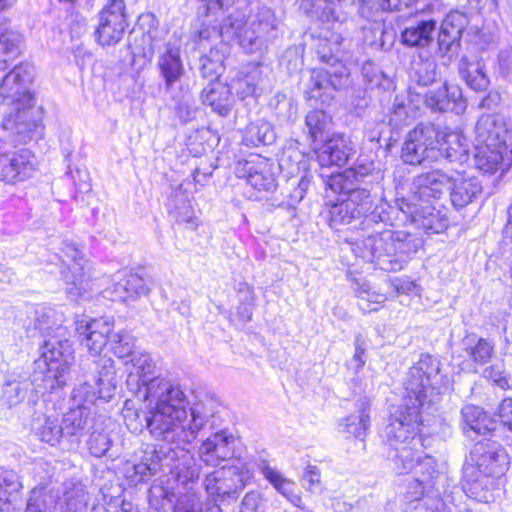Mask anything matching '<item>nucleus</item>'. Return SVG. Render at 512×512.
<instances>
[{
    "instance_id": "6e6d98bb",
    "label": "nucleus",
    "mask_w": 512,
    "mask_h": 512,
    "mask_svg": "<svg viewBox=\"0 0 512 512\" xmlns=\"http://www.w3.org/2000/svg\"><path fill=\"white\" fill-rule=\"evenodd\" d=\"M87 445L90 453L99 458L108 454L112 446V440L108 433L104 432L101 425L98 424L90 433Z\"/></svg>"
},
{
    "instance_id": "6ab92c4d",
    "label": "nucleus",
    "mask_w": 512,
    "mask_h": 512,
    "mask_svg": "<svg viewBox=\"0 0 512 512\" xmlns=\"http://www.w3.org/2000/svg\"><path fill=\"white\" fill-rule=\"evenodd\" d=\"M176 458H178L176 446L167 448L164 445H148L143 450L140 462L132 466L133 474H129V478L133 483L147 481L163 466H168L169 461H175Z\"/></svg>"
},
{
    "instance_id": "69168bd1",
    "label": "nucleus",
    "mask_w": 512,
    "mask_h": 512,
    "mask_svg": "<svg viewBox=\"0 0 512 512\" xmlns=\"http://www.w3.org/2000/svg\"><path fill=\"white\" fill-rule=\"evenodd\" d=\"M21 488L17 473L13 470H4L0 473V497L12 495Z\"/></svg>"
},
{
    "instance_id": "09e8293b",
    "label": "nucleus",
    "mask_w": 512,
    "mask_h": 512,
    "mask_svg": "<svg viewBox=\"0 0 512 512\" xmlns=\"http://www.w3.org/2000/svg\"><path fill=\"white\" fill-rule=\"evenodd\" d=\"M218 86H220L218 84ZM201 98L204 104L211 106L213 111L221 116H227L230 112V99L228 91L224 88L219 90L217 85H207L201 93Z\"/></svg>"
},
{
    "instance_id": "2f4dec72",
    "label": "nucleus",
    "mask_w": 512,
    "mask_h": 512,
    "mask_svg": "<svg viewBox=\"0 0 512 512\" xmlns=\"http://www.w3.org/2000/svg\"><path fill=\"white\" fill-rule=\"evenodd\" d=\"M370 400L363 396L355 402V413L343 418L340 426L343 432L363 440L370 429Z\"/></svg>"
},
{
    "instance_id": "f8f14e48",
    "label": "nucleus",
    "mask_w": 512,
    "mask_h": 512,
    "mask_svg": "<svg viewBox=\"0 0 512 512\" xmlns=\"http://www.w3.org/2000/svg\"><path fill=\"white\" fill-rule=\"evenodd\" d=\"M34 67L29 63H20L8 72L0 84V97L12 108L22 105L32 107L35 97L28 88L33 80Z\"/></svg>"
},
{
    "instance_id": "5701e85b",
    "label": "nucleus",
    "mask_w": 512,
    "mask_h": 512,
    "mask_svg": "<svg viewBox=\"0 0 512 512\" xmlns=\"http://www.w3.org/2000/svg\"><path fill=\"white\" fill-rule=\"evenodd\" d=\"M454 175H449L441 169H435L417 176L414 186L417 189L415 196L419 199H440L446 192H450Z\"/></svg>"
},
{
    "instance_id": "bf43d9fd",
    "label": "nucleus",
    "mask_w": 512,
    "mask_h": 512,
    "mask_svg": "<svg viewBox=\"0 0 512 512\" xmlns=\"http://www.w3.org/2000/svg\"><path fill=\"white\" fill-rule=\"evenodd\" d=\"M251 25L260 36L266 37L276 28V18L273 11L267 7L260 8Z\"/></svg>"
},
{
    "instance_id": "f03ea898",
    "label": "nucleus",
    "mask_w": 512,
    "mask_h": 512,
    "mask_svg": "<svg viewBox=\"0 0 512 512\" xmlns=\"http://www.w3.org/2000/svg\"><path fill=\"white\" fill-rule=\"evenodd\" d=\"M160 397L169 393L168 406L154 417L152 422L153 434L168 439V444L185 445L191 443L198 432L205 427L209 419L215 414V403L210 400H201L190 407V419H187L186 407L188 401L179 386L168 385L160 387Z\"/></svg>"
},
{
    "instance_id": "680f3d73",
    "label": "nucleus",
    "mask_w": 512,
    "mask_h": 512,
    "mask_svg": "<svg viewBox=\"0 0 512 512\" xmlns=\"http://www.w3.org/2000/svg\"><path fill=\"white\" fill-rule=\"evenodd\" d=\"M196 104L188 90L183 92L180 99L177 100L175 112L182 123L192 121L196 116Z\"/></svg>"
},
{
    "instance_id": "49530a36",
    "label": "nucleus",
    "mask_w": 512,
    "mask_h": 512,
    "mask_svg": "<svg viewBox=\"0 0 512 512\" xmlns=\"http://www.w3.org/2000/svg\"><path fill=\"white\" fill-rule=\"evenodd\" d=\"M331 118L322 109L310 111L305 118V126L313 143L323 142L328 137Z\"/></svg>"
},
{
    "instance_id": "7ed1b4c3",
    "label": "nucleus",
    "mask_w": 512,
    "mask_h": 512,
    "mask_svg": "<svg viewBox=\"0 0 512 512\" xmlns=\"http://www.w3.org/2000/svg\"><path fill=\"white\" fill-rule=\"evenodd\" d=\"M422 245L421 238L406 231L384 230L364 238L356 245L355 253L383 271L395 272L403 269Z\"/></svg>"
},
{
    "instance_id": "a18cd8bd",
    "label": "nucleus",
    "mask_w": 512,
    "mask_h": 512,
    "mask_svg": "<svg viewBox=\"0 0 512 512\" xmlns=\"http://www.w3.org/2000/svg\"><path fill=\"white\" fill-rule=\"evenodd\" d=\"M227 471L216 470L206 476L204 488L209 496L230 497L236 493V486L226 477Z\"/></svg>"
},
{
    "instance_id": "79ce46f5",
    "label": "nucleus",
    "mask_w": 512,
    "mask_h": 512,
    "mask_svg": "<svg viewBox=\"0 0 512 512\" xmlns=\"http://www.w3.org/2000/svg\"><path fill=\"white\" fill-rule=\"evenodd\" d=\"M354 185L370 186L383 178L382 172L376 169L375 163L368 159H358L357 163L346 169Z\"/></svg>"
},
{
    "instance_id": "ea45409f",
    "label": "nucleus",
    "mask_w": 512,
    "mask_h": 512,
    "mask_svg": "<svg viewBox=\"0 0 512 512\" xmlns=\"http://www.w3.org/2000/svg\"><path fill=\"white\" fill-rule=\"evenodd\" d=\"M369 186L353 185V188L348 193L345 199L355 209L356 216L360 218L365 217V221H374L376 217V209L372 210L374 206V197L371 194Z\"/></svg>"
},
{
    "instance_id": "13d9d810",
    "label": "nucleus",
    "mask_w": 512,
    "mask_h": 512,
    "mask_svg": "<svg viewBox=\"0 0 512 512\" xmlns=\"http://www.w3.org/2000/svg\"><path fill=\"white\" fill-rule=\"evenodd\" d=\"M415 79L419 85L428 86L437 78V63L434 59L420 60L415 65Z\"/></svg>"
},
{
    "instance_id": "cd10ccee",
    "label": "nucleus",
    "mask_w": 512,
    "mask_h": 512,
    "mask_svg": "<svg viewBox=\"0 0 512 512\" xmlns=\"http://www.w3.org/2000/svg\"><path fill=\"white\" fill-rule=\"evenodd\" d=\"M475 165L484 173H494L498 170H505L511 164V152L507 145H479L475 146Z\"/></svg>"
},
{
    "instance_id": "9b49d317",
    "label": "nucleus",
    "mask_w": 512,
    "mask_h": 512,
    "mask_svg": "<svg viewBox=\"0 0 512 512\" xmlns=\"http://www.w3.org/2000/svg\"><path fill=\"white\" fill-rule=\"evenodd\" d=\"M349 70L342 64H333L332 68H318L311 71L306 83L305 97L307 100L320 101L327 104L333 97V92L348 84Z\"/></svg>"
},
{
    "instance_id": "473e14b6",
    "label": "nucleus",
    "mask_w": 512,
    "mask_h": 512,
    "mask_svg": "<svg viewBox=\"0 0 512 512\" xmlns=\"http://www.w3.org/2000/svg\"><path fill=\"white\" fill-rule=\"evenodd\" d=\"M22 35L10 25V22L0 17V71L8 68L20 54Z\"/></svg>"
},
{
    "instance_id": "4be33fe9",
    "label": "nucleus",
    "mask_w": 512,
    "mask_h": 512,
    "mask_svg": "<svg viewBox=\"0 0 512 512\" xmlns=\"http://www.w3.org/2000/svg\"><path fill=\"white\" fill-rule=\"evenodd\" d=\"M324 145L318 155L322 166L335 165L342 167L355 154V149L349 137L341 133H333L324 141Z\"/></svg>"
},
{
    "instance_id": "423d86ee",
    "label": "nucleus",
    "mask_w": 512,
    "mask_h": 512,
    "mask_svg": "<svg viewBox=\"0 0 512 512\" xmlns=\"http://www.w3.org/2000/svg\"><path fill=\"white\" fill-rule=\"evenodd\" d=\"M128 376L126 380V386L128 391L134 397L150 398L163 402L169 393H163L160 397V387L165 384L176 385L171 380L161 377L154 376L155 363L151 356L143 351H137L132 354V358L124 362Z\"/></svg>"
},
{
    "instance_id": "dca6fc26",
    "label": "nucleus",
    "mask_w": 512,
    "mask_h": 512,
    "mask_svg": "<svg viewBox=\"0 0 512 512\" xmlns=\"http://www.w3.org/2000/svg\"><path fill=\"white\" fill-rule=\"evenodd\" d=\"M243 21L240 18H232L229 16L220 26L219 29L213 28L201 29L199 31V38L208 40L211 38L221 37L223 40H231L237 38L239 44L249 53H253L259 50L263 45V37L260 36L257 31L250 24L242 30Z\"/></svg>"
},
{
    "instance_id": "c03bdc74",
    "label": "nucleus",
    "mask_w": 512,
    "mask_h": 512,
    "mask_svg": "<svg viewBox=\"0 0 512 512\" xmlns=\"http://www.w3.org/2000/svg\"><path fill=\"white\" fill-rule=\"evenodd\" d=\"M88 494L81 485L74 486L64 493L62 500L58 501L52 512H86Z\"/></svg>"
},
{
    "instance_id": "2eb2a0df",
    "label": "nucleus",
    "mask_w": 512,
    "mask_h": 512,
    "mask_svg": "<svg viewBox=\"0 0 512 512\" xmlns=\"http://www.w3.org/2000/svg\"><path fill=\"white\" fill-rule=\"evenodd\" d=\"M471 460L485 477H500L508 470L509 456L497 442L485 439L471 451Z\"/></svg>"
},
{
    "instance_id": "393cba45",
    "label": "nucleus",
    "mask_w": 512,
    "mask_h": 512,
    "mask_svg": "<svg viewBox=\"0 0 512 512\" xmlns=\"http://www.w3.org/2000/svg\"><path fill=\"white\" fill-rule=\"evenodd\" d=\"M404 498L409 505L417 503L411 507L413 509L424 508V512H448L434 486L425 485V482L418 478L408 484Z\"/></svg>"
},
{
    "instance_id": "7c9ffc66",
    "label": "nucleus",
    "mask_w": 512,
    "mask_h": 512,
    "mask_svg": "<svg viewBox=\"0 0 512 512\" xmlns=\"http://www.w3.org/2000/svg\"><path fill=\"white\" fill-rule=\"evenodd\" d=\"M257 469L263 477L294 506L302 510L304 509L302 506V497L295 492L296 485L293 481L284 477L280 471L272 467L266 460H258Z\"/></svg>"
},
{
    "instance_id": "72a5a7b5",
    "label": "nucleus",
    "mask_w": 512,
    "mask_h": 512,
    "mask_svg": "<svg viewBox=\"0 0 512 512\" xmlns=\"http://www.w3.org/2000/svg\"><path fill=\"white\" fill-rule=\"evenodd\" d=\"M31 430L38 439L52 446L58 444L60 439L65 437L63 423H59L57 416L46 413L39 414L33 418Z\"/></svg>"
},
{
    "instance_id": "f257e3e1",
    "label": "nucleus",
    "mask_w": 512,
    "mask_h": 512,
    "mask_svg": "<svg viewBox=\"0 0 512 512\" xmlns=\"http://www.w3.org/2000/svg\"><path fill=\"white\" fill-rule=\"evenodd\" d=\"M97 377L95 387L88 381L75 386L71 395V407L64 414L62 423L65 437L79 441L86 430L93 429L99 423L94 407L98 402H108L117 390V378L114 361L102 357L95 362Z\"/></svg>"
},
{
    "instance_id": "052dcab7",
    "label": "nucleus",
    "mask_w": 512,
    "mask_h": 512,
    "mask_svg": "<svg viewBox=\"0 0 512 512\" xmlns=\"http://www.w3.org/2000/svg\"><path fill=\"white\" fill-rule=\"evenodd\" d=\"M51 495L45 486L34 487L30 492L25 512H46Z\"/></svg>"
},
{
    "instance_id": "412c9836",
    "label": "nucleus",
    "mask_w": 512,
    "mask_h": 512,
    "mask_svg": "<svg viewBox=\"0 0 512 512\" xmlns=\"http://www.w3.org/2000/svg\"><path fill=\"white\" fill-rule=\"evenodd\" d=\"M235 438L223 430L208 437L199 448L201 460L208 466L216 467L222 461L234 456Z\"/></svg>"
},
{
    "instance_id": "8fccbe9b",
    "label": "nucleus",
    "mask_w": 512,
    "mask_h": 512,
    "mask_svg": "<svg viewBox=\"0 0 512 512\" xmlns=\"http://www.w3.org/2000/svg\"><path fill=\"white\" fill-rule=\"evenodd\" d=\"M326 218L331 228L338 230L340 226L348 225L353 220L360 219L356 216L355 209L345 199L333 203L328 207Z\"/></svg>"
},
{
    "instance_id": "0eeeda50",
    "label": "nucleus",
    "mask_w": 512,
    "mask_h": 512,
    "mask_svg": "<svg viewBox=\"0 0 512 512\" xmlns=\"http://www.w3.org/2000/svg\"><path fill=\"white\" fill-rule=\"evenodd\" d=\"M440 362L437 358L422 354L419 360L409 369L405 382L406 395L412 402L424 405L433 401L435 384L438 383Z\"/></svg>"
},
{
    "instance_id": "4468645a",
    "label": "nucleus",
    "mask_w": 512,
    "mask_h": 512,
    "mask_svg": "<svg viewBox=\"0 0 512 512\" xmlns=\"http://www.w3.org/2000/svg\"><path fill=\"white\" fill-rule=\"evenodd\" d=\"M128 27L124 0H109L99 14L96 30L98 42L102 46L117 44Z\"/></svg>"
},
{
    "instance_id": "aec40b11",
    "label": "nucleus",
    "mask_w": 512,
    "mask_h": 512,
    "mask_svg": "<svg viewBox=\"0 0 512 512\" xmlns=\"http://www.w3.org/2000/svg\"><path fill=\"white\" fill-rule=\"evenodd\" d=\"M113 327L112 318H100L77 322L76 330L81 344L88 349L91 355L96 356L101 353L110 340Z\"/></svg>"
},
{
    "instance_id": "bb28decb",
    "label": "nucleus",
    "mask_w": 512,
    "mask_h": 512,
    "mask_svg": "<svg viewBox=\"0 0 512 512\" xmlns=\"http://www.w3.org/2000/svg\"><path fill=\"white\" fill-rule=\"evenodd\" d=\"M507 127L497 115H482L475 125V146L506 145Z\"/></svg>"
},
{
    "instance_id": "58836bf2",
    "label": "nucleus",
    "mask_w": 512,
    "mask_h": 512,
    "mask_svg": "<svg viewBox=\"0 0 512 512\" xmlns=\"http://www.w3.org/2000/svg\"><path fill=\"white\" fill-rule=\"evenodd\" d=\"M459 74L466 84L476 92H484L490 84L485 66L479 61L468 62L462 58L459 63Z\"/></svg>"
},
{
    "instance_id": "f704fd0d",
    "label": "nucleus",
    "mask_w": 512,
    "mask_h": 512,
    "mask_svg": "<svg viewBox=\"0 0 512 512\" xmlns=\"http://www.w3.org/2000/svg\"><path fill=\"white\" fill-rule=\"evenodd\" d=\"M435 28V20H421L402 31L401 41L407 47L425 48L432 43Z\"/></svg>"
},
{
    "instance_id": "5fc2aeb1",
    "label": "nucleus",
    "mask_w": 512,
    "mask_h": 512,
    "mask_svg": "<svg viewBox=\"0 0 512 512\" xmlns=\"http://www.w3.org/2000/svg\"><path fill=\"white\" fill-rule=\"evenodd\" d=\"M110 342L114 355L123 359L124 362L131 359L132 354H135L138 351L136 350L135 338L126 332L112 334Z\"/></svg>"
},
{
    "instance_id": "37998d69",
    "label": "nucleus",
    "mask_w": 512,
    "mask_h": 512,
    "mask_svg": "<svg viewBox=\"0 0 512 512\" xmlns=\"http://www.w3.org/2000/svg\"><path fill=\"white\" fill-rule=\"evenodd\" d=\"M30 387L31 382L28 379L9 376L3 384L1 396L2 404L6 405L8 408L18 405L25 399Z\"/></svg>"
},
{
    "instance_id": "9d476101",
    "label": "nucleus",
    "mask_w": 512,
    "mask_h": 512,
    "mask_svg": "<svg viewBox=\"0 0 512 512\" xmlns=\"http://www.w3.org/2000/svg\"><path fill=\"white\" fill-rule=\"evenodd\" d=\"M134 398L126 399L122 409L123 420L127 429L132 433L138 434L146 428L154 439L168 443V439L157 437L153 434L152 426L154 417L161 412H165L163 408L168 406V396L162 399L163 402H158L148 397Z\"/></svg>"
},
{
    "instance_id": "4d7b16f0",
    "label": "nucleus",
    "mask_w": 512,
    "mask_h": 512,
    "mask_svg": "<svg viewBox=\"0 0 512 512\" xmlns=\"http://www.w3.org/2000/svg\"><path fill=\"white\" fill-rule=\"evenodd\" d=\"M414 118V112L409 101L403 96H396L392 105L390 124L398 128Z\"/></svg>"
},
{
    "instance_id": "774afa93",
    "label": "nucleus",
    "mask_w": 512,
    "mask_h": 512,
    "mask_svg": "<svg viewBox=\"0 0 512 512\" xmlns=\"http://www.w3.org/2000/svg\"><path fill=\"white\" fill-rule=\"evenodd\" d=\"M483 377L492 381L495 385L502 389L509 388V380L505 375L502 365L495 364L484 369Z\"/></svg>"
},
{
    "instance_id": "1a4fd4ad",
    "label": "nucleus",
    "mask_w": 512,
    "mask_h": 512,
    "mask_svg": "<svg viewBox=\"0 0 512 512\" xmlns=\"http://www.w3.org/2000/svg\"><path fill=\"white\" fill-rule=\"evenodd\" d=\"M14 115H9L0 129V134L8 141L9 146L26 144L31 140L42 137L43 126L39 119V110L32 105L13 108Z\"/></svg>"
},
{
    "instance_id": "6e6552de",
    "label": "nucleus",
    "mask_w": 512,
    "mask_h": 512,
    "mask_svg": "<svg viewBox=\"0 0 512 512\" xmlns=\"http://www.w3.org/2000/svg\"><path fill=\"white\" fill-rule=\"evenodd\" d=\"M439 135L434 124L419 123L407 134L401 148V159L410 165L435 159L440 144Z\"/></svg>"
},
{
    "instance_id": "39448f33",
    "label": "nucleus",
    "mask_w": 512,
    "mask_h": 512,
    "mask_svg": "<svg viewBox=\"0 0 512 512\" xmlns=\"http://www.w3.org/2000/svg\"><path fill=\"white\" fill-rule=\"evenodd\" d=\"M66 334L65 328L57 326L55 334L46 338L42 347L41 357L46 366L42 382L50 392L63 388L69 378L73 351Z\"/></svg>"
},
{
    "instance_id": "c85d7f7f",
    "label": "nucleus",
    "mask_w": 512,
    "mask_h": 512,
    "mask_svg": "<svg viewBox=\"0 0 512 512\" xmlns=\"http://www.w3.org/2000/svg\"><path fill=\"white\" fill-rule=\"evenodd\" d=\"M114 281L112 293L119 301L134 300L149 291L145 280L136 273L119 271L114 275Z\"/></svg>"
},
{
    "instance_id": "a878e982",
    "label": "nucleus",
    "mask_w": 512,
    "mask_h": 512,
    "mask_svg": "<svg viewBox=\"0 0 512 512\" xmlns=\"http://www.w3.org/2000/svg\"><path fill=\"white\" fill-rule=\"evenodd\" d=\"M256 158L257 162L253 159H248L243 163H239V177L246 178L247 183L257 190L273 191L277 184L270 165L266 160Z\"/></svg>"
},
{
    "instance_id": "0e129e2a",
    "label": "nucleus",
    "mask_w": 512,
    "mask_h": 512,
    "mask_svg": "<svg viewBox=\"0 0 512 512\" xmlns=\"http://www.w3.org/2000/svg\"><path fill=\"white\" fill-rule=\"evenodd\" d=\"M425 103L427 107L434 111H448L453 107L448 104V97L444 85L438 90L429 91L425 96Z\"/></svg>"
},
{
    "instance_id": "4c0bfd02",
    "label": "nucleus",
    "mask_w": 512,
    "mask_h": 512,
    "mask_svg": "<svg viewBox=\"0 0 512 512\" xmlns=\"http://www.w3.org/2000/svg\"><path fill=\"white\" fill-rule=\"evenodd\" d=\"M451 163H464L468 159V144L466 138L459 132L449 131L444 133L438 146V152Z\"/></svg>"
},
{
    "instance_id": "c756f323",
    "label": "nucleus",
    "mask_w": 512,
    "mask_h": 512,
    "mask_svg": "<svg viewBox=\"0 0 512 512\" xmlns=\"http://www.w3.org/2000/svg\"><path fill=\"white\" fill-rule=\"evenodd\" d=\"M157 65L165 82V90L172 93L173 86L179 83L184 75V66L179 48L168 44L166 50L159 55Z\"/></svg>"
},
{
    "instance_id": "864d4df0",
    "label": "nucleus",
    "mask_w": 512,
    "mask_h": 512,
    "mask_svg": "<svg viewBox=\"0 0 512 512\" xmlns=\"http://www.w3.org/2000/svg\"><path fill=\"white\" fill-rule=\"evenodd\" d=\"M237 297L239 305L236 308V315L242 323H247L252 319L254 308L253 288L245 282H241L237 287Z\"/></svg>"
},
{
    "instance_id": "f3484780",
    "label": "nucleus",
    "mask_w": 512,
    "mask_h": 512,
    "mask_svg": "<svg viewBox=\"0 0 512 512\" xmlns=\"http://www.w3.org/2000/svg\"><path fill=\"white\" fill-rule=\"evenodd\" d=\"M7 146L6 153L0 157V181L6 184L22 182L32 176L36 169L35 157L28 149L11 151Z\"/></svg>"
},
{
    "instance_id": "a211bd4d",
    "label": "nucleus",
    "mask_w": 512,
    "mask_h": 512,
    "mask_svg": "<svg viewBox=\"0 0 512 512\" xmlns=\"http://www.w3.org/2000/svg\"><path fill=\"white\" fill-rule=\"evenodd\" d=\"M469 20L460 11H451L443 20L438 34L436 54L451 61L459 51L461 38Z\"/></svg>"
},
{
    "instance_id": "20e7f679",
    "label": "nucleus",
    "mask_w": 512,
    "mask_h": 512,
    "mask_svg": "<svg viewBox=\"0 0 512 512\" xmlns=\"http://www.w3.org/2000/svg\"><path fill=\"white\" fill-rule=\"evenodd\" d=\"M421 407L412 402L411 398H403L402 403L391 413L385 428V436L395 451L393 461L399 474L409 472L414 466V451L423 446L421 437L417 436Z\"/></svg>"
},
{
    "instance_id": "ddd939ff",
    "label": "nucleus",
    "mask_w": 512,
    "mask_h": 512,
    "mask_svg": "<svg viewBox=\"0 0 512 512\" xmlns=\"http://www.w3.org/2000/svg\"><path fill=\"white\" fill-rule=\"evenodd\" d=\"M61 253L60 258L63 263L61 274L66 284L67 294L72 300H78L90 289V282L82 264V253L74 243L69 242H63Z\"/></svg>"
},
{
    "instance_id": "b1692460",
    "label": "nucleus",
    "mask_w": 512,
    "mask_h": 512,
    "mask_svg": "<svg viewBox=\"0 0 512 512\" xmlns=\"http://www.w3.org/2000/svg\"><path fill=\"white\" fill-rule=\"evenodd\" d=\"M483 186L476 176L456 173L450 188V201L456 210L474 203L482 194Z\"/></svg>"
},
{
    "instance_id": "3c124183",
    "label": "nucleus",
    "mask_w": 512,
    "mask_h": 512,
    "mask_svg": "<svg viewBox=\"0 0 512 512\" xmlns=\"http://www.w3.org/2000/svg\"><path fill=\"white\" fill-rule=\"evenodd\" d=\"M244 141L246 145H270L275 141V133L269 122L256 121L247 126Z\"/></svg>"
},
{
    "instance_id": "de8ad7c7",
    "label": "nucleus",
    "mask_w": 512,
    "mask_h": 512,
    "mask_svg": "<svg viewBox=\"0 0 512 512\" xmlns=\"http://www.w3.org/2000/svg\"><path fill=\"white\" fill-rule=\"evenodd\" d=\"M464 350L471 360L478 364H486L494 353V344L485 338L469 336L463 341Z\"/></svg>"
},
{
    "instance_id": "c9c22d12",
    "label": "nucleus",
    "mask_w": 512,
    "mask_h": 512,
    "mask_svg": "<svg viewBox=\"0 0 512 512\" xmlns=\"http://www.w3.org/2000/svg\"><path fill=\"white\" fill-rule=\"evenodd\" d=\"M175 445L178 451V458L175 461H169L167 467L170 468L171 473L179 484L183 487H188L189 484H193L199 479L200 470L184 449L180 448L181 445Z\"/></svg>"
},
{
    "instance_id": "603ef678",
    "label": "nucleus",
    "mask_w": 512,
    "mask_h": 512,
    "mask_svg": "<svg viewBox=\"0 0 512 512\" xmlns=\"http://www.w3.org/2000/svg\"><path fill=\"white\" fill-rule=\"evenodd\" d=\"M420 448L417 447V450L414 451V466L409 471L416 468L417 473H420L418 479L424 481L425 485L434 486V479L438 475L436 462L433 457L424 455Z\"/></svg>"
},
{
    "instance_id": "a19ab883",
    "label": "nucleus",
    "mask_w": 512,
    "mask_h": 512,
    "mask_svg": "<svg viewBox=\"0 0 512 512\" xmlns=\"http://www.w3.org/2000/svg\"><path fill=\"white\" fill-rule=\"evenodd\" d=\"M351 287L360 299L359 308L364 312L377 311V305L386 301L385 294L372 290L370 284L363 278L353 279Z\"/></svg>"
},
{
    "instance_id": "e433bc0d",
    "label": "nucleus",
    "mask_w": 512,
    "mask_h": 512,
    "mask_svg": "<svg viewBox=\"0 0 512 512\" xmlns=\"http://www.w3.org/2000/svg\"><path fill=\"white\" fill-rule=\"evenodd\" d=\"M464 431L485 435L496 428V422L478 406L468 404L461 410Z\"/></svg>"
},
{
    "instance_id": "338daca9",
    "label": "nucleus",
    "mask_w": 512,
    "mask_h": 512,
    "mask_svg": "<svg viewBox=\"0 0 512 512\" xmlns=\"http://www.w3.org/2000/svg\"><path fill=\"white\" fill-rule=\"evenodd\" d=\"M347 176L348 173L346 170L338 174H333L328 178L326 186L334 193L348 195L354 184L350 177Z\"/></svg>"
},
{
    "instance_id": "e2e57ef3",
    "label": "nucleus",
    "mask_w": 512,
    "mask_h": 512,
    "mask_svg": "<svg viewBox=\"0 0 512 512\" xmlns=\"http://www.w3.org/2000/svg\"><path fill=\"white\" fill-rule=\"evenodd\" d=\"M362 75L371 88L382 87L386 89L391 85L390 80L384 75V73L371 62L363 64Z\"/></svg>"
}]
</instances>
